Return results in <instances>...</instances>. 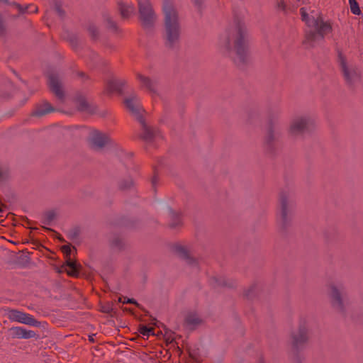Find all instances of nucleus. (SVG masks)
I'll return each instance as SVG.
<instances>
[{
  "label": "nucleus",
  "mask_w": 363,
  "mask_h": 363,
  "mask_svg": "<svg viewBox=\"0 0 363 363\" xmlns=\"http://www.w3.org/2000/svg\"><path fill=\"white\" fill-rule=\"evenodd\" d=\"M90 143L94 148H102L109 140L108 135L94 130L90 133Z\"/></svg>",
  "instance_id": "obj_8"
},
{
  "label": "nucleus",
  "mask_w": 363,
  "mask_h": 363,
  "mask_svg": "<svg viewBox=\"0 0 363 363\" xmlns=\"http://www.w3.org/2000/svg\"><path fill=\"white\" fill-rule=\"evenodd\" d=\"M77 107L78 109L81 111H93V110L89 107V105L88 104L87 101L84 99L79 100Z\"/></svg>",
  "instance_id": "obj_20"
},
{
  "label": "nucleus",
  "mask_w": 363,
  "mask_h": 363,
  "mask_svg": "<svg viewBox=\"0 0 363 363\" xmlns=\"http://www.w3.org/2000/svg\"><path fill=\"white\" fill-rule=\"evenodd\" d=\"M163 12L167 43L173 45L179 40L180 35L177 11L172 2L165 1L163 4Z\"/></svg>",
  "instance_id": "obj_2"
},
{
  "label": "nucleus",
  "mask_w": 363,
  "mask_h": 363,
  "mask_svg": "<svg viewBox=\"0 0 363 363\" xmlns=\"http://www.w3.org/2000/svg\"><path fill=\"white\" fill-rule=\"evenodd\" d=\"M295 345L304 342L308 338L307 330L305 328H300L297 334L293 336Z\"/></svg>",
  "instance_id": "obj_14"
},
{
  "label": "nucleus",
  "mask_w": 363,
  "mask_h": 363,
  "mask_svg": "<svg viewBox=\"0 0 363 363\" xmlns=\"http://www.w3.org/2000/svg\"><path fill=\"white\" fill-rule=\"evenodd\" d=\"M229 45H230V42H229L228 39L225 38L224 40H222L220 41V46H221L222 49H223L224 52L228 51Z\"/></svg>",
  "instance_id": "obj_23"
},
{
  "label": "nucleus",
  "mask_w": 363,
  "mask_h": 363,
  "mask_svg": "<svg viewBox=\"0 0 363 363\" xmlns=\"http://www.w3.org/2000/svg\"><path fill=\"white\" fill-rule=\"evenodd\" d=\"M10 335L13 338L30 339L36 337L35 331L27 330L23 327L16 326L9 329Z\"/></svg>",
  "instance_id": "obj_10"
},
{
  "label": "nucleus",
  "mask_w": 363,
  "mask_h": 363,
  "mask_svg": "<svg viewBox=\"0 0 363 363\" xmlns=\"http://www.w3.org/2000/svg\"><path fill=\"white\" fill-rule=\"evenodd\" d=\"M140 122L141 123V125L143 126V133H142V138L144 140L147 142L152 141L157 135L159 134V133L155 130H152V128L147 127L146 124L145 123L143 118H140Z\"/></svg>",
  "instance_id": "obj_12"
},
{
  "label": "nucleus",
  "mask_w": 363,
  "mask_h": 363,
  "mask_svg": "<svg viewBox=\"0 0 363 363\" xmlns=\"http://www.w3.org/2000/svg\"><path fill=\"white\" fill-rule=\"evenodd\" d=\"M138 79L140 82L141 85L143 87L149 89L150 91L155 90V82L147 77H145L140 74H138Z\"/></svg>",
  "instance_id": "obj_15"
},
{
  "label": "nucleus",
  "mask_w": 363,
  "mask_h": 363,
  "mask_svg": "<svg viewBox=\"0 0 363 363\" xmlns=\"http://www.w3.org/2000/svg\"><path fill=\"white\" fill-rule=\"evenodd\" d=\"M281 7H282V9L284 8V5L283 4H281Z\"/></svg>",
  "instance_id": "obj_31"
},
{
  "label": "nucleus",
  "mask_w": 363,
  "mask_h": 363,
  "mask_svg": "<svg viewBox=\"0 0 363 363\" xmlns=\"http://www.w3.org/2000/svg\"><path fill=\"white\" fill-rule=\"evenodd\" d=\"M140 333L143 335L148 337L150 334H153V329L147 326H143L140 328Z\"/></svg>",
  "instance_id": "obj_22"
},
{
  "label": "nucleus",
  "mask_w": 363,
  "mask_h": 363,
  "mask_svg": "<svg viewBox=\"0 0 363 363\" xmlns=\"http://www.w3.org/2000/svg\"><path fill=\"white\" fill-rule=\"evenodd\" d=\"M2 28H3L2 19H1V16H0V31L2 30Z\"/></svg>",
  "instance_id": "obj_29"
},
{
  "label": "nucleus",
  "mask_w": 363,
  "mask_h": 363,
  "mask_svg": "<svg viewBox=\"0 0 363 363\" xmlns=\"http://www.w3.org/2000/svg\"><path fill=\"white\" fill-rule=\"evenodd\" d=\"M125 104L126 108L129 110V111H130L133 115L136 116L138 118V120H140V118H142V117H140V111H142V108L140 104L139 99L136 95L132 94L130 96L127 97L125 99Z\"/></svg>",
  "instance_id": "obj_9"
},
{
  "label": "nucleus",
  "mask_w": 363,
  "mask_h": 363,
  "mask_svg": "<svg viewBox=\"0 0 363 363\" xmlns=\"http://www.w3.org/2000/svg\"><path fill=\"white\" fill-rule=\"evenodd\" d=\"M124 85V82L119 79L111 80L108 84V89L110 92L121 91Z\"/></svg>",
  "instance_id": "obj_16"
},
{
  "label": "nucleus",
  "mask_w": 363,
  "mask_h": 363,
  "mask_svg": "<svg viewBox=\"0 0 363 363\" xmlns=\"http://www.w3.org/2000/svg\"><path fill=\"white\" fill-rule=\"evenodd\" d=\"M57 11H58V13H59L60 14H61V10H60V9H58V10H57Z\"/></svg>",
  "instance_id": "obj_30"
},
{
  "label": "nucleus",
  "mask_w": 363,
  "mask_h": 363,
  "mask_svg": "<svg viewBox=\"0 0 363 363\" xmlns=\"http://www.w3.org/2000/svg\"><path fill=\"white\" fill-rule=\"evenodd\" d=\"M123 303H133V304H135L136 306H139V304L138 303V302L133 298H124Z\"/></svg>",
  "instance_id": "obj_27"
},
{
  "label": "nucleus",
  "mask_w": 363,
  "mask_h": 363,
  "mask_svg": "<svg viewBox=\"0 0 363 363\" xmlns=\"http://www.w3.org/2000/svg\"><path fill=\"white\" fill-rule=\"evenodd\" d=\"M351 12L353 14L359 15L361 13L359 5L356 0H349Z\"/></svg>",
  "instance_id": "obj_21"
},
{
  "label": "nucleus",
  "mask_w": 363,
  "mask_h": 363,
  "mask_svg": "<svg viewBox=\"0 0 363 363\" xmlns=\"http://www.w3.org/2000/svg\"><path fill=\"white\" fill-rule=\"evenodd\" d=\"M121 13L123 17L128 18L134 12V7L132 5L123 4L120 6Z\"/></svg>",
  "instance_id": "obj_18"
},
{
  "label": "nucleus",
  "mask_w": 363,
  "mask_h": 363,
  "mask_svg": "<svg viewBox=\"0 0 363 363\" xmlns=\"http://www.w3.org/2000/svg\"><path fill=\"white\" fill-rule=\"evenodd\" d=\"M15 5L16 6V7L18 9V10L22 12V13H26V12H28V7H26L25 9H23L21 6H20L19 4H16ZM38 11V9L37 7H34L33 8V10H31V11H29L30 13H35Z\"/></svg>",
  "instance_id": "obj_24"
},
{
  "label": "nucleus",
  "mask_w": 363,
  "mask_h": 363,
  "mask_svg": "<svg viewBox=\"0 0 363 363\" xmlns=\"http://www.w3.org/2000/svg\"><path fill=\"white\" fill-rule=\"evenodd\" d=\"M330 290V297L332 298L333 304L335 306L341 308L342 300L337 289L335 286H331Z\"/></svg>",
  "instance_id": "obj_13"
},
{
  "label": "nucleus",
  "mask_w": 363,
  "mask_h": 363,
  "mask_svg": "<svg viewBox=\"0 0 363 363\" xmlns=\"http://www.w3.org/2000/svg\"><path fill=\"white\" fill-rule=\"evenodd\" d=\"M286 202L285 200L281 201V216L283 219L286 218Z\"/></svg>",
  "instance_id": "obj_25"
},
{
  "label": "nucleus",
  "mask_w": 363,
  "mask_h": 363,
  "mask_svg": "<svg viewBox=\"0 0 363 363\" xmlns=\"http://www.w3.org/2000/svg\"><path fill=\"white\" fill-rule=\"evenodd\" d=\"M186 321L188 323L192 324V325H196L200 322V320L198 318H191L190 317L187 318Z\"/></svg>",
  "instance_id": "obj_28"
},
{
  "label": "nucleus",
  "mask_w": 363,
  "mask_h": 363,
  "mask_svg": "<svg viewBox=\"0 0 363 363\" xmlns=\"http://www.w3.org/2000/svg\"><path fill=\"white\" fill-rule=\"evenodd\" d=\"M66 265L69 268V270L67 271V273L72 276H76L77 274V264L72 261L70 258H69L66 261Z\"/></svg>",
  "instance_id": "obj_19"
},
{
  "label": "nucleus",
  "mask_w": 363,
  "mask_h": 363,
  "mask_svg": "<svg viewBox=\"0 0 363 363\" xmlns=\"http://www.w3.org/2000/svg\"><path fill=\"white\" fill-rule=\"evenodd\" d=\"M48 83L51 90L55 94V95L60 99L62 98L64 94L58 78L50 74L48 77Z\"/></svg>",
  "instance_id": "obj_11"
},
{
  "label": "nucleus",
  "mask_w": 363,
  "mask_h": 363,
  "mask_svg": "<svg viewBox=\"0 0 363 363\" xmlns=\"http://www.w3.org/2000/svg\"><path fill=\"white\" fill-rule=\"evenodd\" d=\"M61 249L62 251L66 255V256H70L72 252V248L70 245H63Z\"/></svg>",
  "instance_id": "obj_26"
},
{
  "label": "nucleus",
  "mask_w": 363,
  "mask_h": 363,
  "mask_svg": "<svg viewBox=\"0 0 363 363\" xmlns=\"http://www.w3.org/2000/svg\"><path fill=\"white\" fill-rule=\"evenodd\" d=\"M313 120L309 116H296L291 121L289 133L291 136L301 135L311 126L313 125Z\"/></svg>",
  "instance_id": "obj_4"
},
{
  "label": "nucleus",
  "mask_w": 363,
  "mask_h": 363,
  "mask_svg": "<svg viewBox=\"0 0 363 363\" xmlns=\"http://www.w3.org/2000/svg\"><path fill=\"white\" fill-rule=\"evenodd\" d=\"M337 62L344 76L345 79L350 84L357 79L359 74L356 67L347 62L345 57L342 54H338Z\"/></svg>",
  "instance_id": "obj_5"
},
{
  "label": "nucleus",
  "mask_w": 363,
  "mask_h": 363,
  "mask_svg": "<svg viewBox=\"0 0 363 363\" xmlns=\"http://www.w3.org/2000/svg\"><path fill=\"white\" fill-rule=\"evenodd\" d=\"M234 52L235 55L232 57L238 65L246 62L249 57V38L245 29L239 28L238 30Z\"/></svg>",
  "instance_id": "obj_3"
},
{
  "label": "nucleus",
  "mask_w": 363,
  "mask_h": 363,
  "mask_svg": "<svg viewBox=\"0 0 363 363\" xmlns=\"http://www.w3.org/2000/svg\"><path fill=\"white\" fill-rule=\"evenodd\" d=\"M300 13L302 20L308 27L314 28L316 32H311L306 35L307 40L311 42L312 45H315L316 40H323L324 35L330 32V25L323 21L318 11H311L308 13L306 8L303 7L300 9Z\"/></svg>",
  "instance_id": "obj_1"
},
{
  "label": "nucleus",
  "mask_w": 363,
  "mask_h": 363,
  "mask_svg": "<svg viewBox=\"0 0 363 363\" xmlns=\"http://www.w3.org/2000/svg\"><path fill=\"white\" fill-rule=\"evenodd\" d=\"M52 111L53 109L51 107L50 104L48 103H45L41 107L38 108L36 109V111H35V115L37 116H42Z\"/></svg>",
  "instance_id": "obj_17"
},
{
  "label": "nucleus",
  "mask_w": 363,
  "mask_h": 363,
  "mask_svg": "<svg viewBox=\"0 0 363 363\" xmlns=\"http://www.w3.org/2000/svg\"><path fill=\"white\" fill-rule=\"evenodd\" d=\"M6 315L12 322H18L31 326H38L39 323L29 313H26L17 310H9Z\"/></svg>",
  "instance_id": "obj_7"
},
{
  "label": "nucleus",
  "mask_w": 363,
  "mask_h": 363,
  "mask_svg": "<svg viewBox=\"0 0 363 363\" xmlns=\"http://www.w3.org/2000/svg\"><path fill=\"white\" fill-rule=\"evenodd\" d=\"M138 1L143 26L148 28L152 25L155 18L152 5L149 0H138Z\"/></svg>",
  "instance_id": "obj_6"
},
{
  "label": "nucleus",
  "mask_w": 363,
  "mask_h": 363,
  "mask_svg": "<svg viewBox=\"0 0 363 363\" xmlns=\"http://www.w3.org/2000/svg\"><path fill=\"white\" fill-rule=\"evenodd\" d=\"M2 211L1 208H0V213Z\"/></svg>",
  "instance_id": "obj_32"
}]
</instances>
